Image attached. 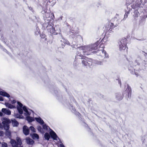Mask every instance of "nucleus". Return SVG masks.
Listing matches in <instances>:
<instances>
[{"instance_id":"obj_1","label":"nucleus","mask_w":147,"mask_h":147,"mask_svg":"<svg viewBox=\"0 0 147 147\" xmlns=\"http://www.w3.org/2000/svg\"><path fill=\"white\" fill-rule=\"evenodd\" d=\"M18 104L17 108L19 113L20 114H22L23 113V110L25 112V114L27 115H30L32 112V111L30 110H28L26 107L24 106L23 107L22 104L19 102H18Z\"/></svg>"},{"instance_id":"obj_2","label":"nucleus","mask_w":147,"mask_h":147,"mask_svg":"<svg viewBox=\"0 0 147 147\" xmlns=\"http://www.w3.org/2000/svg\"><path fill=\"white\" fill-rule=\"evenodd\" d=\"M98 43L89 45L84 46L79 48L80 50H83V52L86 53V52H90L93 49H96L98 48L97 44Z\"/></svg>"},{"instance_id":"obj_3","label":"nucleus","mask_w":147,"mask_h":147,"mask_svg":"<svg viewBox=\"0 0 147 147\" xmlns=\"http://www.w3.org/2000/svg\"><path fill=\"white\" fill-rule=\"evenodd\" d=\"M42 125L43 128L45 130H48L49 129L51 130L50 133V135L51 137L54 140H57L58 142V140L59 141L60 140L59 138L57 136L56 133L52 130L47 125L44 123Z\"/></svg>"},{"instance_id":"obj_4","label":"nucleus","mask_w":147,"mask_h":147,"mask_svg":"<svg viewBox=\"0 0 147 147\" xmlns=\"http://www.w3.org/2000/svg\"><path fill=\"white\" fill-rule=\"evenodd\" d=\"M16 139L17 142L13 139L11 140L10 142L12 146L13 147H23L21 146L22 144L21 139L18 137H17Z\"/></svg>"},{"instance_id":"obj_5","label":"nucleus","mask_w":147,"mask_h":147,"mask_svg":"<svg viewBox=\"0 0 147 147\" xmlns=\"http://www.w3.org/2000/svg\"><path fill=\"white\" fill-rule=\"evenodd\" d=\"M126 42L127 39L126 38L123 39L119 42V49L120 50L126 49V51H127V48L126 47Z\"/></svg>"},{"instance_id":"obj_6","label":"nucleus","mask_w":147,"mask_h":147,"mask_svg":"<svg viewBox=\"0 0 147 147\" xmlns=\"http://www.w3.org/2000/svg\"><path fill=\"white\" fill-rule=\"evenodd\" d=\"M100 48H101V49L99 50L98 51V53H99L100 54V55L102 56H105V57H108V55H107L106 52L103 50V49L104 47V46L103 44H101L99 46Z\"/></svg>"},{"instance_id":"obj_7","label":"nucleus","mask_w":147,"mask_h":147,"mask_svg":"<svg viewBox=\"0 0 147 147\" xmlns=\"http://www.w3.org/2000/svg\"><path fill=\"white\" fill-rule=\"evenodd\" d=\"M10 123L9 119H5L3 121L2 123L5 129L7 130L9 128V123Z\"/></svg>"},{"instance_id":"obj_8","label":"nucleus","mask_w":147,"mask_h":147,"mask_svg":"<svg viewBox=\"0 0 147 147\" xmlns=\"http://www.w3.org/2000/svg\"><path fill=\"white\" fill-rule=\"evenodd\" d=\"M70 34L71 35L73 36H72L73 38H75L76 37H77V38H78L80 39L81 38V36L79 35L78 34V33L73 30H70Z\"/></svg>"},{"instance_id":"obj_9","label":"nucleus","mask_w":147,"mask_h":147,"mask_svg":"<svg viewBox=\"0 0 147 147\" xmlns=\"http://www.w3.org/2000/svg\"><path fill=\"white\" fill-rule=\"evenodd\" d=\"M115 27V26L114 25L113 23H109L108 25L106 26L105 28H106L107 30L108 31H111L112 29Z\"/></svg>"},{"instance_id":"obj_10","label":"nucleus","mask_w":147,"mask_h":147,"mask_svg":"<svg viewBox=\"0 0 147 147\" xmlns=\"http://www.w3.org/2000/svg\"><path fill=\"white\" fill-rule=\"evenodd\" d=\"M44 18H55V17L53 13L51 12H45Z\"/></svg>"},{"instance_id":"obj_11","label":"nucleus","mask_w":147,"mask_h":147,"mask_svg":"<svg viewBox=\"0 0 147 147\" xmlns=\"http://www.w3.org/2000/svg\"><path fill=\"white\" fill-rule=\"evenodd\" d=\"M23 133L26 136L28 135L29 134V129L28 127L26 126H24L23 128Z\"/></svg>"},{"instance_id":"obj_12","label":"nucleus","mask_w":147,"mask_h":147,"mask_svg":"<svg viewBox=\"0 0 147 147\" xmlns=\"http://www.w3.org/2000/svg\"><path fill=\"white\" fill-rule=\"evenodd\" d=\"M1 111L3 113L8 115H9L11 114V111L9 110L3 108Z\"/></svg>"},{"instance_id":"obj_13","label":"nucleus","mask_w":147,"mask_h":147,"mask_svg":"<svg viewBox=\"0 0 147 147\" xmlns=\"http://www.w3.org/2000/svg\"><path fill=\"white\" fill-rule=\"evenodd\" d=\"M47 29L51 33H53L55 32V28H53V26L51 25H48L47 27Z\"/></svg>"},{"instance_id":"obj_14","label":"nucleus","mask_w":147,"mask_h":147,"mask_svg":"<svg viewBox=\"0 0 147 147\" xmlns=\"http://www.w3.org/2000/svg\"><path fill=\"white\" fill-rule=\"evenodd\" d=\"M26 142L28 144L32 145L34 143V141L29 138H27L26 139Z\"/></svg>"},{"instance_id":"obj_15","label":"nucleus","mask_w":147,"mask_h":147,"mask_svg":"<svg viewBox=\"0 0 147 147\" xmlns=\"http://www.w3.org/2000/svg\"><path fill=\"white\" fill-rule=\"evenodd\" d=\"M35 119L41 125L43 124L44 123L43 120L40 117L38 118L35 117Z\"/></svg>"},{"instance_id":"obj_16","label":"nucleus","mask_w":147,"mask_h":147,"mask_svg":"<svg viewBox=\"0 0 147 147\" xmlns=\"http://www.w3.org/2000/svg\"><path fill=\"white\" fill-rule=\"evenodd\" d=\"M0 94L3 96L7 97L8 98H9L10 97L9 94L7 92L4 91H0Z\"/></svg>"},{"instance_id":"obj_17","label":"nucleus","mask_w":147,"mask_h":147,"mask_svg":"<svg viewBox=\"0 0 147 147\" xmlns=\"http://www.w3.org/2000/svg\"><path fill=\"white\" fill-rule=\"evenodd\" d=\"M12 124L14 126H17L18 125V122L15 119L11 120Z\"/></svg>"},{"instance_id":"obj_18","label":"nucleus","mask_w":147,"mask_h":147,"mask_svg":"<svg viewBox=\"0 0 147 147\" xmlns=\"http://www.w3.org/2000/svg\"><path fill=\"white\" fill-rule=\"evenodd\" d=\"M5 105L6 107H8V108L10 109H13L16 108L15 106L12 105L11 104H9L8 103H5Z\"/></svg>"},{"instance_id":"obj_19","label":"nucleus","mask_w":147,"mask_h":147,"mask_svg":"<svg viewBox=\"0 0 147 147\" xmlns=\"http://www.w3.org/2000/svg\"><path fill=\"white\" fill-rule=\"evenodd\" d=\"M129 69L131 71V73L132 74H135L137 76H138V73L136 72H135V69H130V67H129Z\"/></svg>"},{"instance_id":"obj_20","label":"nucleus","mask_w":147,"mask_h":147,"mask_svg":"<svg viewBox=\"0 0 147 147\" xmlns=\"http://www.w3.org/2000/svg\"><path fill=\"white\" fill-rule=\"evenodd\" d=\"M26 115H27L26 114ZM29 115H27V117H26V119L29 122H31L33 121H34V118L31 117H29V116H28Z\"/></svg>"},{"instance_id":"obj_21","label":"nucleus","mask_w":147,"mask_h":147,"mask_svg":"<svg viewBox=\"0 0 147 147\" xmlns=\"http://www.w3.org/2000/svg\"><path fill=\"white\" fill-rule=\"evenodd\" d=\"M116 98L118 100H121L123 98L122 96H121L120 94H118L116 95Z\"/></svg>"},{"instance_id":"obj_22","label":"nucleus","mask_w":147,"mask_h":147,"mask_svg":"<svg viewBox=\"0 0 147 147\" xmlns=\"http://www.w3.org/2000/svg\"><path fill=\"white\" fill-rule=\"evenodd\" d=\"M32 137L34 139H37L39 138L38 135L34 133L32 134Z\"/></svg>"},{"instance_id":"obj_23","label":"nucleus","mask_w":147,"mask_h":147,"mask_svg":"<svg viewBox=\"0 0 147 147\" xmlns=\"http://www.w3.org/2000/svg\"><path fill=\"white\" fill-rule=\"evenodd\" d=\"M37 129L38 131L42 133H44V131L41 126H38L37 127Z\"/></svg>"},{"instance_id":"obj_24","label":"nucleus","mask_w":147,"mask_h":147,"mask_svg":"<svg viewBox=\"0 0 147 147\" xmlns=\"http://www.w3.org/2000/svg\"><path fill=\"white\" fill-rule=\"evenodd\" d=\"M44 137L46 139L49 140L50 138V136L49 133H46L45 134Z\"/></svg>"},{"instance_id":"obj_25","label":"nucleus","mask_w":147,"mask_h":147,"mask_svg":"<svg viewBox=\"0 0 147 147\" xmlns=\"http://www.w3.org/2000/svg\"><path fill=\"white\" fill-rule=\"evenodd\" d=\"M82 63L85 66H87L90 65V64L86 60H83L82 61Z\"/></svg>"},{"instance_id":"obj_26","label":"nucleus","mask_w":147,"mask_h":147,"mask_svg":"<svg viewBox=\"0 0 147 147\" xmlns=\"http://www.w3.org/2000/svg\"><path fill=\"white\" fill-rule=\"evenodd\" d=\"M127 93L128 94V96H129V95H130L131 93V88L129 86L127 87Z\"/></svg>"},{"instance_id":"obj_27","label":"nucleus","mask_w":147,"mask_h":147,"mask_svg":"<svg viewBox=\"0 0 147 147\" xmlns=\"http://www.w3.org/2000/svg\"><path fill=\"white\" fill-rule=\"evenodd\" d=\"M11 132L8 131H7L5 133L6 135L9 138L11 137Z\"/></svg>"},{"instance_id":"obj_28","label":"nucleus","mask_w":147,"mask_h":147,"mask_svg":"<svg viewBox=\"0 0 147 147\" xmlns=\"http://www.w3.org/2000/svg\"><path fill=\"white\" fill-rule=\"evenodd\" d=\"M61 42H63L65 45V44H68L69 43V42L68 41L64 39H63L62 40H61Z\"/></svg>"},{"instance_id":"obj_29","label":"nucleus","mask_w":147,"mask_h":147,"mask_svg":"<svg viewBox=\"0 0 147 147\" xmlns=\"http://www.w3.org/2000/svg\"><path fill=\"white\" fill-rule=\"evenodd\" d=\"M95 63L98 65H102L103 62L100 61H96L95 62Z\"/></svg>"},{"instance_id":"obj_30","label":"nucleus","mask_w":147,"mask_h":147,"mask_svg":"<svg viewBox=\"0 0 147 147\" xmlns=\"http://www.w3.org/2000/svg\"><path fill=\"white\" fill-rule=\"evenodd\" d=\"M30 130L33 132H36V129L33 126H30Z\"/></svg>"},{"instance_id":"obj_31","label":"nucleus","mask_w":147,"mask_h":147,"mask_svg":"<svg viewBox=\"0 0 147 147\" xmlns=\"http://www.w3.org/2000/svg\"><path fill=\"white\" fill-rule=\"evenodd\" d=\"M2 146V147H7V144L5 142H3L1 143Z\"/></svg>"},{"instance_id":"obj_32","label":"nucleus","mask_w":147,"mask_h":147,"mask_svg":"<svg viewBox=\"0 0 147 147\" xmlns=\"http://www.w3.org/2000/svg\"><path fill=\"white\" fill-rule=\"evenodd\" d=\"M129 14V11H127L126 12L124 15V18H127L128 17V15Z\"/></svg>"},{"instance_id":"obj_33","label":"nucleus","mask_w":147,"mask_h":147,"mask_svg":"<svg viewBox=\"0 0 147 147\" xmlns=\"http://www.w3.org/2000/svg\"><path fill=\"white\" fill-rule=\"evenodd\" d=\"M70 108L72 112H74L75 111V109L73 108L72 106L71 105Z\"/></svg>"},{"instance_id":"obj_34","label":"nucleus","mask_w":147,"mask_h":147,"mask_svg":"<svg viewBox=\"0 0 147 147\" xmlns=\"http://www.w3.org/2000/svg\"><path fill=\"white\" fill-rule=\"evenodd\" d=\"M4 135V133L3 131H0V136H3Z\"/></svg>"},{"instance_id":"obj_35","label":"nucleus","mask_w":147,"mask_h":147,"mask_svg":"<svg viewBox=\"0 0 147 147\" xmlns=\"http://www.w3.org/2000/svg\"><path fill=\"white\" fill-rule=\"evenodd\" d=\"M11 102L12 104H14L16 102V101L15 100H11Z\"/></svg>"},{"instance_id":"obj_36","label":"nucleus","mask_w":147,"mask_h":147,"mask_svg":"<svg viewBox=\"0 0 147 147\" xmlns=\"http://www.w3.org/2000/svg\"><path fill=\"white\" fill-rule=\"evenodd\" d=\"M15 117L16 118H20V116L19 115H15Z\"/></svg>"},{"instance_id":"obj_37","label":"nucleus","mask_w":147,"mask_h":147,"mask_svg":"<svg viewBox=\"0 0 147 147\" xmlns=\"http://www.w3.org/2000/svg\"><path fill=\"white\" fill-rule=\"evenodd\" d=\"M29 9L30 10L32 11L33 12L34 10L32 7H30L29 8Z\"/></svg>"},{"instance_id":"obj_38","label":"nucleus","mask_w":147,"mask_h":147,"mask_svg":"<svg viewBox=\"0 0 147 147\" xmlns=\"http://www.w3.org/2000/svg\"><path fill=\"white\" fill-rule=\"evenodd\" d=\"M3 99L2 97L0 96V101H3Z\"/></svg>"},{"instance_id":"obj_39","label":"nucleus","mask_w":147,"mask_h":147,"mask_svg":"<svg viewBox=\"0 0 147 147\" xmlns=\"http://www.w3.org/2000/svg\"><path fill=\"white\" fill-rule=\"evenodd\" d=\"M40 36L42 38H44L45 37V35L44 34H42Z\"/></svg>"},{"instance_id":"obj_40","label":"nucleus","mask_w":147,"mask_h":147,"mask_svg":"<svg viewBox=\"0 0 147 147\" xmlns=\"http://www.w3.org/2000/svg\"><path fill=\"white\" fill-rule=\"evenodd\" d=\"M3 113L1 111H0V116H3Z\"/></svg>"},{"instance_id":"obj_41","label":"nucleus","mask_w":147,"mask_h":147,"mask_svg":"<svg viewBox=\"0 0 147 147\" xmlns=\"http://www.w3.org/2000/svg\"><path fill=\"white\" fill-rule=\"evenodd\" d=\"M60 147H65L62 144H61L60 145Z\"/></svg>"},{"instance_id":"obj_42","label":"nucleus","mask_w":147,"mask_h":147,"mask_svg":"<svg viewBox=\"0 0 147 147\" xmlns=\"http://www.w3.org/2000/svg\"><path fill=\"white\" fill-rule=\"evenodd\" d=\"M91 53H87L86 54H85V55H89Z\"/></svg>"},{"instance_id":"obj_43","label":"nucleus","mask_w":147,"mask_h":147,"mask_svg":"<svg viewBox=\"0 0 147 147\" xmlns=\"http://www.w3.org/2000/svg\"><path fill=\"white\" fill-rule=\"evenodd\" d=\"M2 127V125L0 123V128H1Z\"/></svg>"},{"instance_id":"obj_44","label":"nucleus","mask_w":147,"mask_h":147,"mask_svg":"<svg viewBox=\"0 0 147 147\" xmlns=\"http://www.w3.org/2000/svg\"><path fill=\"white\" fill-rule=\"evenodd\" d=\"M62 45H64V44H62Z\"/></svg>"}]
</instances>
